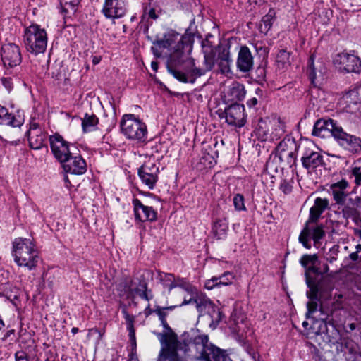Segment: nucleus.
Instances as JSON below:
<instances>
[{"instance_id": "nucleus-1", "label": "nucleus", "mask_w": 361, "mask_h": 361, "mask_svg": "<svg viewBox=\"0 0 361 361\" xmlns=\"http://www.w3.org/2000/svg\"><path fill=\"white\" fill-rule=\"evenodd\" d=\"M183 44L180 41L177 49L171 54L170 61L174 66H182L185 71L182 73L169 66L168 70L177 80L182 82H194L195 79L204 74V71L197 68L194 59L190 56V49L185 53Z\"/></svg>"}, {"instance_id": "nucleus-2", "label": "nucleus", "mask_w": 361, "mask_h": 361, "mask_svg": "<svg viewBox=\"0 0 361 361\" xmlns=\"http://www.w3.org/2000/svg\"><path fill=\"white\" fill-rule=\"evenodd\" d=\"M12 256L18 266L28 270L35 269L39 259L32 239L20 237L15 238L12 242Z\"/></svg>"}, {"instance_id": "nucleus-3", "label": "nucleus", "mask_w": 361, "mask_h": 361, "mask_svg": "<svg viewBox=\"0 0 361 361\" xmlns=\"http://www.w3.org/2000/svg\"><path fill=\"white\" fill-rule=\"evenodd\" d=\"M300 264L305 269V281L309 290L307 297L310 300L307 304V319H310L316 310V255H305L300 259Z\"/></svg>"}, {"instance_id": "nucleus-4", "label": "nucleus", "mask_w": 361, "mask_h": 361, "mask_svg": "<svg viewBox=\"0 0 361 361\" xmlns=\"http://www.w3.org/2000/svg\"><path fill=\"white\" fill-rule=\"evenodd\" d=\"M120 126L122 133L128 140L142 143L147 139L146 124L134 114H124L120 121Z\"/></svg>"}, {"instance_id": "nucleus-5", "label": "nucleus", "mask_w": 361, "mask_h": 361, "mask_svg": "<svg viewBox=\"0 0 361 361\" xmlns=\"http://www.w3.org/2000/svg\"><path fill=\"white\" fill-rule=\"evenodd\" d=\"M24 44L27 51L35 55L44 53L47 45V35L38 25H31L24 33Z\"/></svg>"}, {"instance_id": "nucleus-6", "label": "nucleus", "mask_w": 361, "mask_h": 361, "mask_svg": "<svg viewBox=\"0 0 361 361\" xmlns=\"http://www.w3.org/2000/svg\"><path fill=\"white\" fill-rule=\"evenodd\" d=\"M159 338L161 348L157 361H182L177 353V336L170 330L169 333L160 334Z\"/></svg>"}, {"instance_id": "nucleus-7", "label": "nucleus", "mask_w": 361, "mask_h": 361, "mask_svg": "<svg viewBox=\"0 0 361 361\" xmlns=\"http://www.w3.org/2000/svg\"><path fill=\"white\" fill-rule=\"evenodd\" d=\"M212 345L209 343V337L206 334H198L192 338L188 348L190 352L194 353V361H211L208 353Z\"/></svg>"}, {"instance_id": "nucleus-8", "label": "nucleus", "mask_w": 361, "mask_h": 361, "mask_svg": "<svg viewBox=\"0 0 361 361\" xmlns=\"http://www.w3.org/2000/svg\"><path fill=\"white\" fill-rule=\"evenodd\" d=\"M334 63L341 73H359L361 71V59L353 54L339 53L335 56Z\"/></svg>"}, {"instance_id": "nucleus-9", "label": "nucleus", "mask_w": 361, "mask_h": 361, "mask_svg": "<svg viewBox=\"0 0 361 361\" xmlns=\"http://www.w3.org/2000/svg\"><path fill=\"white\" fill-rule=\"evenodd\" d=\"M159 173V167L155 163V158L152 157H149L138 170V175L142 183L149 190L154 188L158 180Z\"/></svg>"}, {"instance_id": "nucleus-10", "label": "nucleus", "mask_w": 361, "mask_h": 361, "mask_svg": "<svg viewBox=\"0 0 361 361\" xmlns=\"http://www.w3.org/2000/svg\"><path fill=\"white\" fill-rule=\"evenodd\" d=\"M310 240H313L314 245L316 246V200H314V204L310 207V218L299 236L300 243L307 249L311 247V245L309 243Z\"/></svg>"}, {"instance_id": "nucleus-11", "label": "nucleus", "mask_w": 361, "mask_h": 361, "mask_svg": "<svg viewBox=\"0 0 361 361\" xmlns=\"http://www.w3.org/2000/svg\"><path fill=\"white\" fill-rule=\"evenodd\" d=\"M49 142L51 149L54 157L61 163L73 154V149H76L74 145H70L63 137L57 133L50 136Z\"/></svg>"}, {"instance_id": "nucleus-12", "label": "nucleus", "mask_w": 361, "mask_h": 361, "mask_svg": "<svg viewBox=\"0 0 361 361\" xmlns=\"http://www.w3.org/2000/svg\"><path fill=\"white\" fill-rule=\"evenodd\" d=\"M297 150L298 145L296 142L290 137H286L276 147V153L279 159L290 165L294 164L296 159Z\"/></svg>"}, {"instance_id": "nucleus-13", "label": "nucleus", "mask_w": 361, "mask_h": 361, "mask_svg": "<svg viewBox=\"0 0 361 361\" xmlns=\"http://www.w3.org/2000/svg\"><path fill=\"white\" fill-rule=\"evenodd\" d=\"M335 140L337 142L353 154L361 152V138L345 133L341 127L336 130Z\"/></svg>"}, {"instance_id": "nucleus-14", "label": "nucleus", "mask_w": 361, "mask_h": 361, "mask_svg": "<svg viewBox=\"0 0 361 361\" xmlns=\"http://www.w3.org/2000/svg\"><path fill=\"white\" fill-rule=\"evenodd\" d=\"M1 60L5 66L14 67L21 63L20 48L14 43H5L1 47Z\"/></svg>"}, {"instance_id": "nucleus-15", "label": "nucleus", "mask_w": 361, "mask_h": 361, "mask_svg": "<svg viewBox=\"0 0 361 361\" xmlns=\"http://www.w3.org/2000/svg\"><path fill=\"white\" fill-rule=\"evenodd\" d=\"M244 106L239 104H233L226 108L224 112L226 121L228 125L242 127L245 123Z\"/></svg>"}, {"instance_id": "nucleus-16", "label": "nucleus", "mask_w": 361, "mask_h": 361, "mask_svg": "<svg viewBox=\"0 0 361 361\" xmlns=\"http://www.w3.org/2000/svg\"><path fill=\"white\" fill-rule=\"evenodd\" d=\"M314 146V142L307 139L302 142V147L304 149L302 162L303 166L308 170L309 173L314 172L316 169Z\"/></svg>"}, {"instance_id": "nucleus-17", "label": "nucleus", "mask_w": 361, "mask_h": 361, "mask_svg": "<svg viewBox=\"0 0 361 361\" xmlns=\"http://www.w3.org/2000/svg\"><path fill=\"white\" fill-rule=\"evenodd\" d=\"M73 152L61 163L63 168L66 173L80 175L86 171V163L80 155L73 156Z\"/></svg>"}, {"instance_id": "nucleus-18", "label": "nucleus", "mask_w": 361, "mask_h": 361, "mask_svg": "<svg viewBox=\"0 0 361 361\" xmlns=\"http://www.w3.org/2000/svg\"><path fill=\"white\" fill-rule=\"evenodd\" d=\"M102 12L109 18H118L126 13L125 4L121 0H105Z\"/></svg>"}, {"instance_id": "nucleus-19", "label": "nucleus", "mask_w": 361, "mask_h": 361, "mask_svg": "<svg viewBox=\"0 0 361 361\" xmlns=\"http://www.w3.org/2000/svg\"><path fill=\"white\" fill-rule=\"evenodd\" d=\"M135 219L140 221H154L157 213L152 207L145 206L138 199L133 201Z\"/></svg>"}, {"instance_id": "nucleus-20", "label": "nucleus", "mask_w": 361, "mask_h": 361, "mask_svg": "<svg viewBox=\"0 0 361 361\" xmlns=\"http://www.w3.org/2000/svg\"><path fill=\"white\" fill-rule=\"evenodd\" d=\"M254 60L248 47H241L238 54L236 65L240 71L249 72L253 67Z\"/></svg>"}, {"instance_id": "nucleus-21", "label": "nucleus", "mask_w": 361, "mask_h": 361, "mask_svg": "<svg viewBox=\"0 0 361 361\" xmlns=\"http://www.w3.org/2000/svg\"><path fill=\"white\" fill-rule=\"evenodd\" d=\"M245 95L244 85L238 82H233L224 90L225 98L231 102L241 100L245 97Z\"/></svg>"}, {"instance_id": "nucleus-22", "label": "nucleus", "mask_w": 361, "mask_h": 361, "mask_svg": "<svg viewBox=\"0 0 361 361\" xmlns=\"http://www.w3.org/2000/svg\"><path fill=\"white\" fill-rule=\"evenodd\" d=\"M348 186V182L344 179L331 185L334 200L337 204L343 205L345 204L348 193L344 190Z\"/></svg>"}, {"instance_id": "nucleus-23", "label": "nucleus", "mask_w": 361, "mask_h": 361, "mask_svg": "<svg viewBox=\"0 0 361 361\" xmlns=\"http://www.w3.org/2000/svg\"><path fill=\"white\" fill-rule=\"evenodd\" d=\"M27 137L30 147L33 149H39L44 145L47 137L42 130H28Z\"/></svg>"}, {"instance_id": "nucleus-24", "label": "nucleus", "mask_w": 361, "mask_h": 361, "mask_svg": "<svg viewBox=\"0 0 361 361\" xmlns=\"http://www.w3.org/2000/svg\"><path fill=\"white\" fill-rule=\"evenodd\" d=\"M234 279V276L229 271H226L223 275L219 277L214 276L211 279L205 282V288L212 290L215 287L221 285L228 286L232 283Z\"/></svg>"}, {"instance_id": "nucleus-25", "label": "nucleus", "mask_w": 361, "mask_h": 361, "mask_svg": "<svg viewBox=\"0 0 361 361\" xmlns=\"http://www.w3.org/2000/svg\"><path fill=\"white\" fill-rule=\"evenodd\" d=\"M23 123V119L20 116L9 114L7 109L0 105V124L20 127Z\"/></svg>"}, {"instance_id": "nucleus-26", "label": "nucleus", "mask_w": 361, "mask_h": 361, "mask_svg": "<svg viewBox=\"0 0 361 361\" xmlns=\"http://www.w3.org/2000/svg\"><path fill=\"white\" fill-rule=\"evenodd\" d=\"M124 292L129 295H133L134 294L138 295L141 298L149 301L152 298V295L147 293V286L144 281H140L139 286L135 288H131L128 281L124 282Z\"/></svg>"}, {"instance_id": "nucleus-27", "label": "nucleus", "mask_w": 361, "mask_h": 361, "mask_svg": "<svg viewBox=\"0 0 361 361\" xmlns=\"http://www.w3.org/2000/svg\"><path fill=\"white\" fill-rule=\"evenodd\" d=\"M271 129H268L266 135V139L278 140L282 136L285 132L283 125L279 121H274L269 122Z\"/></svg>"}, {"instance_id": "nucleus-28", "label": "nucleus", "mask_w": 361, "mask_h": 361, "mask_svg": "<svg viewBox=\"0 0 361 361\" xmlns=\"http://www.w3.org/2000/svg\"><path fill=\"white\" fill-rule=\"evenodd\" d=\"M290 53L285 49L280 50L276 59V66L279 71H284L290 66Z\"/></svg>"}, {"instance_id": "nucleus-29", "label": "nucleus", "mask_w": 361, "mask_h": 361, "mask_svg": "<svg viewBox=\"0 0 361 361\" xmlns=\"http://www.w3.org/2000/svg\"><path fill=\"white\" fill-rule=\"evenodd\" d=\"M188 302H193L197 312L200 315L203 314L207 309L211 306L210 300L204 296H197L195 298L190 299Z\"/></svg>"}, {"instance_id": "nucleus-30", "label": "nucleus", "mask_w": 361, "mask_h": 361, "mask_svg": "<svg viewBox=\"0 0 361 361\" xmlns=\"http://www.w3.org/2000/svg\"><path fill=\"white\" fill-rule=\"evenodd\" d=\"M276 12L274 9H270L262 19L259 25V30L261 32L267 33L272 26L274 20Z\"/></svg>"}, {"instance_id": "nucleus-31", "label": "nucleus", "mask_w": 361, "mask_h": 361, "mask_svg": "<svg viewBox=\"0 0 361 361\" xmlns=\"http://www.w3.org/2000/svg\"><path fill=\"white\" fill-rule=\"evenodd\" d=\"M228 230V224L226 219H219L215 221L213 232L219 239L225 237Z\"/></svg>"}, {"instance_id": "nucleus-32", "label": "nucleus", "mask_w": 361, "mask_h": 361, "mask_svg": "<svg viewBox=\"0 0 361 361\" xmlns=\"http://www.w3.org/2000/svg\"><path fill=\"white\" fill-rule=\"evenodd\" d=\"M157 278L169 291L178 286L174 275L171 274L159 272Z\"/></svg>"}, {"instance_id": "nucleus-33", "label": "nucleus", "mask_w": 361, "mask_h": 361, "mask_svg": "<svg viewBox=\"0 0 361 361\" xmlns=\"http://www.w3.org/2000/svg\"><path fill=\"white\" fill-rule=\"evenodd\" d=\"M98 122V118L95 115H88L86 114L82 122V126L84 132L93 130L97 125Z\"/></svg>"}, {"instance_id": "nucleus-34", "label": "nucleus", "mask_w": 361, "mask_h": 361, "mask_svg": "<svg viewBox=\"0 0 361 361\" xmlns=\"http://www.w3.org/2000/svg\"><path fill=\"white\" fill-rule=\"evenodd\" d=\"M210 355L212 356L214 361H231L225 350H221L214 345L210 347V350L208 353V357L209 359Z\"/></svg>"}, {"instance_id": "nucleus-35", "label": "nucleus", "mask_w": 361, "mask_h": 361, "mask_svg": "<svg viewBox=\"0 0 361 361\" xmlns=\"http://www.w3.org/2000/svg\"><path fill=\"white\" fill-rule=\"evenodd\" d=\"M231 63V59H230L229 54L228 52L222 53L219 56V61L218 63L221 73L224 74L230 73L231 72L230 68Z\"/></svg>"}, {"instance_id": "nucleus-36", "label": "nucleus", "mask_w": 361, "mask_h": 361, "mask_svg": "<svg viewBox=\"0 0 361 361\" xmlns=\"http://www.w3.org/2000/svg\"><path fill=\"white\" fill-rule=\"evenodd\" d=\"M215 62V52L212 49L204 51V68H201L204 71V73L206 71H209L212 69Z\"/></svg>"}, {"instance_id": "nucleus-37", "label": "nucleus", "mask_w": 361, "mask_h": 361, "mask_svg": "<svg viewBox=\"0 0 361 361\" xmlns=\"http://www.w3.org/2000/svg\"><path fill=\"white\" fill-rule=\"evenodd\" d=\"M307 73L309 75V78L311 81V85L314 87V80L316 78V74H315V68H314V56L312 55L310 57L309 61H308V66H307Z\"/></svg>"}, {"instance_id": "nucleus-38", "label": "nucleus", "mask_w": 361, "mask_h": 361, "mask_svg": "<svg viewBox=\"0 0 361 361\" xmlns=\"http://www.w3.org/2000/svg\"><path fill=\"white\" fill-rule=\"evenodd\" d=\"M60 1L63 11L68 12L69 10L75 11L80 0H60Z\"/></svg>"}, {"instance_id": "nucleus-39", "label": "nucleus", "mask_w": 361, "mask_h": 361, "mask_svg": "<svg viewBox=\"0 0 361 361\" xmlns=\"http://www.w3.org/2000/svg\"><path fill=\"white\" fill-rule=\"evenodd\" d=\"M326 128H322L319 130V136L322 138L329 137L331 136H333L335 138V133L336 129L339 128L340 127L335 126H333V128H329L325 127Z\"/></svg>"}, {"instance_id": "nucleus-40", "label": "nucleus", "mask_w": 361, "mask_h": 361, "mask_svg": "<svg viewBox=\"0 0 361 361\" xmlns=\"http://www.w3.org/2000/svg\"><path fill=\"white\" fill-rule=\"evenodd\" d=\"M233 204L238 211H245L246 207L244 203V197L241 194H236L233 197Z\"/></svg>"}, {"instance_id": "nucleus-41", "label": "nucleus", "mask_w": 361, "mask_h": 361, "mask_svg": "<svg viewBox=\"0 0 361 361\" xmlns=\"http://www.w3.org/2000/svg\"><path fill=\"white\" fill-rule=\"evenodd\" d=\"M159 17V15L157 14L156 10L154 8H149L148 9L147 7H145L144 9L143 14L142 16L141 23H145V20L148 18H152L153 20H157Z\"/></svg>"}, {"instance_id": "nucleus-42", "label": "nucleus", "mask_w": 361, "mask_h": 361, "mask_svg": "<svg viewBox=\"0 0 361 361\" xmlns=\"http://www.w3.org/2000/svg\"><path fill=\"white\" fill-rule=\"evenodd\" d=\"M335 126L332 119L319 118L317 119V136H319V130L326 128L325 127L333 128Z\"/></svg>"}, {"instance_id": "nucleus-43", "label": "nucleus", "mask_w": 361, "mask_h": 361, "mask_svg": "<svg viewBox=\"0 0 361 361\" xmlns=\"http://www.w3.org/2000/svg\"><path fill=\"white\" fill-rule=\"evenodd\" d=\"M255 94H257V96H258V98L252 97L247 102V104L250 107L255 106V105L257 104V103L259 102H261L262 100L263 90L262 89H260L259 87L257 88L255 90Z\"/></svg>"}, {"instance_id": "nucleus-44", "label": "nucleus", "mask_w": 361, "mask_h": 361, "mask_svg": "<svg viewBox=\"0 0 361 361\" xmlns=\"http://www.w3.org/2000/svg\"><path fill=\"white\" fill-rule=\"evenodd\" d=\"M176 307V306H169L166 307H161L159 306H157L154 310V313H156L160 320L166 319V317L167 316V313L166 312V310H172Z\"/></svg>"}, {"instance_id": "nucleus-45", "label": "nucleus", "mask_w": 361, "mask_h": 361, "mask_svg": "<svg viewBox=\"0 0 361 361\" xmlns=\"http://www.w3.org/2000/svg\"><path fill=\"white\" fill-rule=\"evenodd\" d=\"M329 206V201L326 199H321L317 197V219L319 215L326 209Z\"/></svg>"}, {"instance_id": "nucleus-46", "label": "nucleus", "mask_w": 361, "mask_h": 361, "mask_svg": "<svg viewBox=\"0 0 361 361\" xmlns=\"http://www.w3.org/2000/svg\"><path fill=\"white\" fill-rule=\"evenodd\" d=\"M279 188L284 194H289L292 191L293 187L289 181L283 180L281 182Z\"/></svg>"}, {"instance_id": "nucleus-47", "label": "nucleus", "mask_w": 361, "mask_h": 361, "mask_svg": "<svg viewBox=\"0 0 361 361\" xmlns=\"http://www.w3.org/2000/svg\"><path fill=\"white\" fill-rule=\"evenodd\" d=\"M352 175L355 177V183L357 185H361V168L354 167L352 169Z\"/></svg>"}, {"instance_id": "nucleus-48", "label": "nucleus", "mask_w": 361, "mask_h": 361, "mask_svg": "<svg viewBox=\"0 0 361 361\" xmlns=\"http://www.w3.org/2000/svg\"><path fill=\"white\" fill-rule=\"evenodd\" d=\"M128 322V330L129 331V336L130 337L131 340L135 341V329L133 324V319L130 317V316L126 317Z\"/></svg>"}, {"instance_id": "nucleus-49", "label": "nucleus", "mask_w": 361, "mask_h": 361, "mask_svg": "<svg viewBox=\"0 0 361 361\" xmlns=\"http://www.w3.org/2000/svg\"><path fill=\"white\" fill-rule=\"evenodd\" d=\"M16 361H30L27 354L24 351H18L15 354Z\"/></svg>"}, {"instance_id": "nucleus-50", "label": "nucleus", "mask_w": 361, "mask_h": 361, "mask_svg": "<svg viewBox=\"0 0 361 361\" xmlns=\"http://www.w3.org/2000/svg\"><path fill=\"white\" fill-rule=\"evenodd\" d=\"M350 96H356L359 102H361V85L355 87L349 92Z\"/></svg>"}, {"instance_id": "nucleus-51", "label": "nucleus", "mask_w": 361, "mask_h": 361, "mask_svg": "<svg viewBox=\"0 0 361 361\" xmlns=\"http://www.w3.org/2000/svg\"><path fill=\"white\" fill-rule=\"evenodd\" d=\"M93 334L97 335V340L100 341L103 336V333L99 331L97 329H91L89 330L88 336H91Z\"/></svg>"}, {"instance_id": "nucleus-52", "label": "nucleus", "mask_w": 361, "mask_h": 361, "mask_svg": "<svg viewBox=\"0 0 361 361\" xmlns=\"http://www.w3.org/2000/svg\"><path fill=\"white\" fill-rule=\"evenodd\" d=\"M319 72L322 75H326L328 72V68L324 63L320 62L319 63Z\"/></svg>"}, {"instance_id": "nucleus-53", "label": "nucleus", "mask_w": 361, "mask_h": 361, "mask_svg": "<svg viewBox=\"0 0 361 361\" xmlns=\"http://www.w3.org/2000/svg\"><path fill=\"white\" fill-rule=\"evenodd\" d=\"M256 49H257V51H260L261 52L260 54H263L264 57L267 56L268 52H269V49L266 47H262V46L257 47Z\"/></svg>"}, {"instance_id": "nucleus-54", "label": "nucleus", "mask_w": 361, "mask_h": 361, "mask_svg": "<svg viewBox=\"0 0 361 361\" xmlns=\"http://www.w3.org/2000/svg\"><path fill=\"white\" fill-rule=\"evenodd\" d=\"M250 5L260 6L263 4L266 0H247Z\"/></svg>"}, {"instance_id": "nucleus-55", "label": "nucleus", "mask_w": 361, "mask_h": 361, "mask_svg": "<svg viewBox=\"0 0 361 361\" xmlns=\"http://www.w3.org/2000/svg\"><path fill=\"white\" fill-rule=\"evenodd\" d=\"M324 231L322 229V228L317 226V240L319 239H321L324 236Z\"/></svg>"}, {"instance_id": "nucleus-56", "label": "nucleus", "mask_w": 361, "mask_h": 361, "mask_svg": "<svg viewBox=\"0 0 361 361\" xmlns=\"http://www.w3.org/2000/svg\"><path fill=\"white\" fill-rule=\"evenodd\" d=\"M314 114H315V111L313 109V107L312 108H309L307 110L305 116L307 117V116H314Z\"/></svg>"}, {"instance_id": "nucleus-57", "label": "nucleus", "mask_w": 361, "mask_h": 361, "mask_svg": "<svg viewBox=\"0 0 361 361\" xmlns=\"http://www.w3.org/2000/svg\"><path fill=\"white\" fill-rule=\"evenodd\" d=\"M350 259L353 261H356L358 259V253L357 252H354L350 254Z\"/></svg>"}, {"instance_id": "nucleus-58", "label": "nucleus", "mask_w": 361, "mask_h": 361, "mask_svg": "<svg viewBox=\"0 0 361 361\" xmlns=\"http://www.w3.org/2000/svg\"><path fill=\"white\" fill-rule=\"evenodd\" d=\"M42 130V129L39 127V125L37 123H32L30 124V128L29 130Z\"/></svg>"}, {"instance_id": "nucleus-59", "label": "nucleus", "mask_w": 361, "mask_h": 361, "mask_svg": "<svg viewBox=\"0 0 361 361\" xmlns=\"http://www.w3.org/2000/svg\"><path fill=\"white\" fill-rule=\"evenodd\" d=\"M153 312H154V310H152L149 307V305H148V307L145 310V314H146V316H149L151 314H152Z\"/></svg>"}, {"instance_id": "nucleus-60", "label": "nucleus", "mask_w": 361, "mask_h": 361, "mask_svg": "<svg viewBox=\"0 0 361 361\" xmlns=\"http://www.w3.org/2000/svg\"><path fill=\"white\" fill-rule=\"evenodd\" d=\"M316 333L307 331L305 334L307 338H312Z\"/></svg>"}, {"instance_id": "nucleus-61", "label": "nucleus", "mask_w": 361, "mask_h": 361, "mask_svg": "<svg viewBox=\"0 0 361 361\" xmlns=\"http://www.w3.org/2000/svg\"><path fill=\"white\" fill-rule=\"evenodd\" d=\"M151 66L154 71H157L158 68V63L156 61H152L151 63Z\"/></svg>"}, {"instance_id": "nucleus-62", "label": "nucleus", "mask_w": 361, "mask_h": 361, "mask_svg": "<svg viewBox=\"0 0 361 361\" xmlns=\"http://www.w3.org/2000/svg\"><path fill=\"white\" fill-rule=\"evenodd\" d=\"M101 59L97 56H94L92 59V62L94 64H97L100 62Z\"/></svg>"}, {"instance_id": "nucleus-63", "label": "nucleus", "mask_w": 361, "mask_h": 361, "mask_svg": "<svg viewBox=\"0 0 361 361\" xmlns=\"http://www.w3.org/2000/svg\"><path fill=\"white\" fill-rule=\"evenodd\" d=\"M160 321H161V324H162L164 327H165L166 329H169V325H168L167 322H166V319L160 320Z\"/></svg>"}, {"instance_id": "nucleus-64", "label": "nucleus", "mask_w": 361, "mask_h": 361, "mask_svg": "<svg viewBox=\"0 0 361 361\" xmlns=\"http://www.w3.org/2000/svg\"><path fill=\"white\" fill-rule=\"evenodd\" d=\"M356 252H357V253L361 252V244H358L356 245Z\"/></svg>"}]
</instances>
